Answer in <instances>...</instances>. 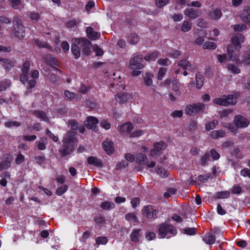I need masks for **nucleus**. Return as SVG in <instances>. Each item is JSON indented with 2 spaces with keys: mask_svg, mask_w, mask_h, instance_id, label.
Returning a JSON list of instances; mask_svg holds the SVG:
<instances>
[{
  "mask_svg": "<svg viewBox=\"0 0 250 250\" xmlns=\"http://www.w3.org/2000/svg\"><path fill=\"white\" fill-rule=\"evenodd\" d=\"M142 211L144 216L148 219H156L157 218V213L158 211L154 209L151 205L144 207Z\"/></svg>",
  "mask_w": 250,
  "mask_h": 250,
  "instance_id": "nucleus-11",
  "label": "nucleus"
},
{
  "mask_svg": "<svg viewBox=\"0 0 250 250\" xmlns=\"http://www.w3.org/2000/svg\"><path fill=\"white\" fill-rule=\"evenodd\" d=\"M196 24L198 26L202 27V28H206L208 26V23L204 20L199 19L196 21Z\"/></svg>",
  "mask_w": 250,
  "mask_h": 250,
  "instance_id": "nucleus-63",
  "label": "nucleus"
},
{
  "mask_svg": "<svg viewBox=\"0 0 250 250\" xmlns=\"http://www.w3.org/2000/svg\"><path fill=\"white\" fill-rule=\"evenodd\" d=\"M218 123V121L216 120H213L211 122H208L205 125L206 130L209 131L214 129Z\"/></svg>",
  "mask_w": 250,
  "mask_h": 250,
  "instance_id": "nucleus-43",
  "label": "nucleus"
},
{
  "mask_svg": "<svg viewBox=\"0 0 250 250\" xmlns=\"http://www.w3.org/2000/svg\"><path fill=\"white\" fill-rule=\"evenodd\" d=\"M33 115L36 117L40 119L41 120L44 121L45 122L48 121V118H47L45 113L42 111L37 110L33 112Z\"/></svg>",
  "mask_w": 250,
  "mask_h": 250,
  "instance_id": "nucleus-29",
  "label": "nucleus"
},
{
  "mask_svg": "<svg viewBox=\"0 0 250 250\" xmlns=\"http://www.w3.org/2000/svg\"><path fill=\"white\" fill-rule=\"evenodd\" d=\"M247 26L245 24H236L233 26V29L235 31H242L246 29Z\"/></svg>",
  "mask_w": 250,
  "mask_h": 250,
  "instance_id": "nucleus-59",
  "label": "nucleus"
},
{
  "mask_svg": "<svg viewBox=\"0 0 250 250\" xmlns=\"http://www.w3.org/2000/svg\"><path fill=\"white\" fill-rule=\"evenodd\" d=\"M230 195L229 191L225 190L222 191L217 192L215 194V198L216 199H225L228 198Z\"/></svg>",
  "mask_w": 250,
  "mask_h": 250,
  "instance_id": "nucleus-32",
  "label": "nucleus"
},
{
  "mask_svg": "<svg viewBox=\"0 0 250 250\" xmlns=\"http://www.w3.org/2000/svg\"><path fill=\"white\" fill-rule=\"evenodd\" d=\"M213 103L218 105L227 106L230 104H235L237 100L233 95H225L221 97L214 99Z\"/></svg>",
  "mask_w": 250,
  "mask_h": 250,
  "instance_id": "nucleus-4",
  "label": "nucleus"
},
{
  "mask_svg": "<svg viewBox=\"0 0 250 250\" xmlns=\"http://www.w3.org/2000/svg\"><path fill=\"white\" fill-rule=\"evenodd\" d=\"M128 163L125 161H122L116 165V169L120 170L125 168L128 166Z\"/></svg>",
  "mask_w": 250,
  "mask_h": 250,
  "instance_id": "nucleus-58",
  "label": "nucleus"
},
{
  "mask_svg": "<svg viewBox=\"0 0 250 250\" xmlns=\"http://www.w3.org/2000/svg\"><path fill=\"white\" fill-rule=\"evenodd\" d=\"M210 160V156L209 152H206L201 156L200 164L202 167H205L208 165V162Z\"/></svg>",
  "mask_w": 250,
  "mask_h": 250,
  "instance_id": "nucleus-28",
  "label": "nucleus"
},
{
  "mask_svg": "<svg viewBox=\"0 0 250 250\" xmlns=\"http://www.w3.org/2000/svg\"><path fill=\"white\" fill-rule=\"evenodd\" d=\"M0 162V171L9 169L11 166L13 160L12 155L10 153H6L2 156Z\"/></svg>",
  "mask_w": 250,
  "mask_h": 250,
  "instance_id": "nucleus-7",
  "label": "nucleus"
},
{
  "mask_svg": "<svg viewBox=\"0 0 250 250\" xmlns=\"http://www.w3.org/2000/svg\"><path fill=\"white\" fill-rule=\"evenodd\" d=\"M28 16L30 20L34 22L37 21L40 19V14L38 13L30 12Z\"/></svg>",
  "mask_w": 250,
  "mask_h": 250,
  "instance_id": "nucleus-53",
  "label": "nucleus"
},
{
  "mask_svg": "<svg viewBox=\"0 0 250 250\" xmlns=\"http://www.w3.org/2000/svg\"><path fill=\"white\" fill-rule=\"evenodd\" d=\"M233 47L229 45L227 48V53L231 61L236 62V64L238 65H240L241 63L250 64V48H248L247 50L245 51L243 60H240L238 55H233Z\"/></svg>",
  "mask_w": 250,
  "mask_h": 250,
  "instance_id": "nucleus-3",
  "label": "nucleus"
},
{
  "mask_svg": "<svg viewBox=\"0 0 250 250\" xmlns=\"http://www.w3.org/2000/svg\"><path fill=\"white\" fill-rule=\"evenodd\" d=\"M209 153L213 160H218L220 157L219 153L215 149H211Z\"/></svg>",
  "mask_w": 250,
  "mask_h": 250,
  "instance_id": "nucleus-51",
  "label": "nucleus"
},
{
  "mask_svg": "<svg viewBox=\"0 0 250 250\" xmlns=\"http://www.w3.org/2000/svg\"><path fill=\"white\" fill-rule=\"evenodd\" d=\"M167 146V145L165 142H156L154 145V148L150 150V154L154 157L159 156L162 154L161 150L165 149Z\"/></svg>",
  "mask_w": 250,
  "mask_h": 250,
  "instance_id": "nucleus-9",
  "label": "nucleus"
},
{
  "mask_svg": "<svg viewBox=\"0 0 250 250\" xmlns=\"http://www.w3.org/2000/svg\"><path fill=\"white\" fill-rule=\"evenodd\" d=\"M14 32L15 35L20 39L25 37L24 27L21 24V20L18 17H15L13 19Z\"/></svg>",
  "mask_w": 250,
  "mask_h": 250,
  "instance_id": "nucleus-5",
  "label": "nucleus"
},
{
  "mask_svg": "<svg viewBox=\"0 0 250 250\" xmlns=\"http://www.w3.org/2000/svg\"><path fill=\"white\" fill-rule=\"evenodd\" d=\"M143 59L142 57L139 55L134 56L130 60V66L132 69L140 70L144 67V65L142 64Z\"/></svg>",
  "mask_w": 250,
  "mask_h": 250,
  "instance_id": "nucleus-10",
  "label": "nucleus"
},
{
  "mask_svg": "<svg viewBox=\"0 0 250 250\" xmlns=\"http://www.w3.org/2000/svg\"><path fill=\"white\" fill-rule=\"evenodd\" d=\"M72 130H77L78 129L80 125L75 120H71L69 122Z\"/></svg>",
  "mask_w": 250,
  "mask_h": 250,
  "instance_id": "nucleus-62",
  "label": "nucleus"
},
{
  "mask_svg": "<svg viewBox=\"0 0 250 250\" xmlns=\"http://www.w3.org/2000/svg\"><path fill=\"white\" fill-rule=\"evenodd\" d=\"M182 232L188 235H193L197 233V229L196 228H186Z\"/></svg>",
  "mask_w": 250,
  "mask_h": 250,
  "instance_id": "nucleus-39",
  "label": "nucleus"
},
{
  "mask_svg": "<svg viewBox=\"0 0 250 250\" xmlns=\"http://www.w3.org/2000/svg\"><path fill=\"white\" fill-rule=\"evenodd\" d=\"M24 156L21 154V153H19L16 158L15 163L18 165H20L22 164L24 162Z\"/></svg>",
  "mask_w": 250,
  "mask_h": 250,
  "instance_id": "nucleus-57",
  "label": "nucleus"
},
{
  "mask_svg": "<svg viewBox=\"0 0 250 250\" xmlns=\"http://www.w3.org/2000/svg\"><path fill=\"white\" fill-rule=\"evenodd\" d=\"M228 69L232 73L235 74H238L240 72V70L238 68L237 66L234 64H229L228 66Z\"/></svg>",
  "mask_w": 250,
  "mask_h": 250,
  "instance_id": "nucleus-54",
  "label": "nucleus"
},
{
  "mask_svg": "<svg viewBox=\"0 0 250 250\" xmlns=\"http://www.w3.org/2000/svg\"><path fill=\"white\" fill-rule=\"evenodd\" d=\"M35 43L39 47L46 48L50 50L52 49V47L48 45L46 42H42L39 40H35Z\"/></svg>",
  "mask_w": 250,
  "mask_h": 250,
  "instance_id": "nucleus-46",
  "label": "nucleus"
},
{
  "mask_svg": "<svg viewBox=\"0 0 250 250\" xmlns=\"http://www.w3.org/2000/svg\"><path fill=\"white\" fill-rule=\"evenodd\" d=\"M75 142H63V148L59 151L62 157L70 155L75 149Z\"/></svg>",
  "mask_w": 250,
  "mask_h": 250,
  "instance_id": "nucleus-8",
  "label": "nucleus"
},
{
  "mask_svg": "<svg viewBox=\"0 0 250 250\" xmlns=\"http://www.w3.org/2000/svg\"><path fill=\"white\" fill-rule=\"evenodd\" d=\"M226 132L222 130H213L210 133V136L213 139H217L225 136Z\"/></svg>",
  "mask_w": 250,
  "mask_h": 250,
  "instance_id": "nucleus-27",
  "label": "nucleus"
},
{
  "mask_svg": "<svg viewBox=\"0 0 250 250\" xmlns=\"http://www.w3.org/2000/svg\"><path fill=\"white\" fill-rule=\"evenodd\" d=\"M34 159L36 163L42 166L45 160L44 154L42 152H37L35 154Z\"/></svg>",
  "mask_w": 250,
  "mask_h": 250,
  "instance_id": "nucleus-26",
  "label": "nucleus"
},
{
  "mask_svg": "<svg viewBox=\"0 0 250 250\" xmlns=\"http://www.w3.org/2000/svg\"><path fill=\"white\" fill-rule=\"evenodd\" d=\"M125 219L130 222H136L137 217L136 215L132 213H128L125 216Z\"/></svg>",
  "mask_w": 250,
  "mask_h": 250,
  "instance_id": "nucleus-50",
  "label": "nucleus"
},
{
  "mask_svg": "<svg viewBox=\"0 0 250 250\" xmlns=\"http://www.w3.org/2000/svg\"><path fill=\"white\" fill-rule=\"evenodd\" d=\"M184 14L188 17L195 19L200 16L199 11L192 8H186L184 11Z\"/></svg>",
  "mask_w": 250,
  "mask_h": 250,
  "instance_id": "nucleus-19",
  "label": "nucleus"
},
{
  "mask_svg": "<svg viewBox=\"0 0 250 250\" xmlns=\"http://www.w3.org/2000/svg\"><path fill=\"white\" fill-rule=\"evenodd\" d=\"M29 69V62L28 61H25L23 64L21 69L22 73L20 75V80L23 84H25V82H27Z\"/></svg>",
  "mask_w": 250,
  "mask_h": 250,
  "instance_id": "nucleus-14",
  "label": "nucleus"
},
{
  "mask_svg": "<svg viewBox=\"0 0 250 250\" xmlns=\"http://www.w3.org/2000/svg\"><path fill=\"white\" fill-rule=\"evenodd\" d=\"M131 99V96L127 93L117 94L115 96L116 101L119 104H124Z\"/></svg>",
  "mask_w": 250,
  "mask_h": 250,
  "instance_id": "nucleus-22",
  "label": "nucleus"
},
{
  "mask_svg": "<svg viewBox=\"0 0 250 250\" xmlns=\"http://www.w3.org/2000/svg\"><path fill=\"white\" fill-rule=\"evenodd\" d=\"M245 37L241 34H235L231 38V42L234 46L235 50H239L241 48V44L244 42Z\"/></svg>",
  "mask_w": 250,
  "mask_h": 250,
  "instance_id": "nucleus-12",
  "label": "nucleus"
},
{
  "mask_svg": "<svg viewBox=\"0 0 250 250\" xmlns=\"http://www.w3.org/2000/svg\"><path fill=\"white\" fill-rule=\"evenodd\" d=\"M178 65L183 69H186L188 67H191V64L187 60H182L178 62Z\"/></svg>",
  "mask_w": 250,
  "mask_h": 250,
  "instance_id": "nucleus-42",
  "label": "nucleus"
},
{
  "mask_svg": "<svg viewBox=\"0 0 250 250\" xmlns=\"http://www.w3.org/2000/svg\"><path fill=\"white\" fill-rule=\"evenodd\" d=\"M169 0H155V5L157 7L163 8L169 3Z\"/></svg>",
  "mask_w": 250,
  "mask_h": 250,
  "instance_id": "nucleus-49",
  "label": "nucleus"
},
{
  "mask_svg": "<svg viewBox=\"0 0 250 250\" xmlns=\"http://www.w3.org/2000/svg\"><path fill=\"white\" fill-rule=\"evenodd\" d=\"M180 55V52L177 50H172L168 53V56L173 58H178Z\"/></svg>",
  "mask_w": 250,
  "mask_h": 250,
  "instance_id": "nucleus-60",
  "label": "nucleus"
},
{
  "mask_svg": "<svg viewBox=\"0 0 250 250\" xmlns=\"http://www.w3.org/2000/svg\"><path fill=\"white\" fill-rule=\"evenodd\" d=\"M133 128V125L130 122L121 125L119 127V130L123 134H128L131 133Z\"/></svg>",
  "mask_w": 250,
  "mask_h": 250,
  "instance_id": "nucleus-17",
  "label": "nucleus"
},
{
  "mask_svg": "<svg viewBox=\"0 0 250 250\" xmlns=\"http://www.w3.org/2000/svg\"><path fill=\"white\" fill-rule=\"evenodd\" d=\"M100 207L104 210H110L115 208V205L111 202L105 201L101 203Z\"/></svg>",
  "mask_w": 250,
  "mask_h": 250,
  "instance_id": "nucleus-33",
  "label": "nucleus"
},
{
  "mask_svg": "<svg viewBox=\"0 0 250 250\" xmlns=\"http://www.w3.org/2000/svg\"><path fill=\"white\" fill-rule=\"evenodd\" d=\"M206 105L201 103L192 104L187 106L186 113L190 116H195L205 110Z\"/></svg>",
  "mask_w": 250,
  "mask_h": 250,
  "instance_id": "nucleus-6",
  "label": "nucleus"
},
{
  "mask_svg": "<svg viewBox=\"0 0 250 250\" xmlns=\"http://www.w3.org/2000/svg\"><path fill=\"white\" fill-rule=\"evenodd\" d=\"M234 123L237 127L243 128L247 127L250 123L247 118L240 115H237L234 118Z\"/></svg>",
  "mask_w": 250,
  "mask_h": 250,
  "instance_id": "nucleus-15",
  "label": "nucleus"
},
{
  "mask_svg": "<svg viewBox=\"0 0 250 250\" xmlns=\"http://www.w3.org/2000/svg\"><path fill=\"white\" fill-rule=\"evenodd\" d=\"M192 27V24L188 21H184L181 25V30L183 32H187L190 30Z\"/></svg>",
  "mask_w": 250,
  "mask_h": 250,
  "instance_id": "nucleus-31",
  "label": "nucleus"
},
{
  "mask_svg": "<svg viewBox=\"0 0 250 250\" xmlns=\"http://www.w3.org/2000/svg\"><path fill=\"white\" fill-rule=\"evenodd\" d=\"M158 232L162 238H170L177 234V230L173 225L168 222H165L158 226Z\"/></svg>",
  "mask_w": 250,
  "mask_h": 250,
  "instance_id": "nucleus-2",
  "label": "nucleus"
},
{
  "mask_svg": "<svg viewBox=\"0 0 250 250\" xmlns=\"http://www.w3.org/2000/svg\"><path fill=\"white\" fill-rule=\"evenodd\" d=\"M44 60L49 65L53 66L57 64L58 60L51 55H46L44 57Z\"/></svg>",
  "mask_w": 250,
  "mask_h": 250,
  "instance_id": "nucleus-37",
  "label": "nucleus"
},
{
  "mask_svg": "<svg viewBox=\"0 0 250 250\" xmlns=\"http://www.w3.org/2000/svg\"><path fill=\"white\" fill-rule=\"evenodd\" d=\"M142 236V229H133L130 235L131 241L134 243H139L141 240Z\"/></svg>",
  "mask_w": 250,
  "mask_h": 250,
  "instance_id": "nucleus-16",
  "label": "nucleus"
},
{
  "mask_svg": "<svg viewBox=\"0 0 250 250\" xmlns=\"http://www.w3.org/2000/svg\"><path fill=\"white\" fill-rule=\"evenodd\" d=\"M95 241L98 245H105L108 242V239L105 236H99L96 238Z\"/></svg>",
  "mask_w": 250,
  "mask_h": 250,
  "instance_id": "nucleus-44",
  "label": "nucleus"
},
{
  "mask_svg": "<svg viewBox=\"0 0 250 250\" xmlns=\"http://www.w3.org/2000/svg\"><path fill=\"white\" fill-rule=\"evenodd\" d=\"M209 178V175L208 174H201L198 176V180L202 183L207 182Z\"/></svg>",
  "mask_w": 250,
  "mask_h": 250,
  "instance_id": "nucleus-61",
  "label": "nucleus"
},
{
  "mask_svg": "<svg viewBox=\"0 0 250 250\" xmlns=\"http://www.w3.org/2000/svg\"><path fill=\"white\" fill-rule=\"evenodd\" d=\"M102 146L108 155H111L115 151L113 142H103Z\"/></svg>",
  "mask_w": 250,
  "mask_h": 250,
  "instance_id": "nucleus-18",
  "label": "nucleus"
},
{
  "mask_svg": "<svg viewBox=\"0 0 250 250\" xmlns=\"http://www.w3.org/2000/svg\"><path fill=\"white\" fill-rule=\"evenodd\" d=\"M242 191L241 187L237 185H234L231 188L232 193L235 194H240L242 193Z\"/></svg>",
  "mask_w": 250,
  "mask_h": 250,
  "instance_id": "nucleus-55",
  "label": "nucleus"
},
{
  "mask_svg": "<svg viewBox=\"0 0 250 250\" xmlns=\"http://www.w3.org/2000/svg\"><path fill=\"white\" fill-rule=\"evenodd\" d=\"M21 125V123L16 121L9 120L4 123V125L6 127L11 128L13 127H19Z\"/></svg>",
  "mask_w": 250,
  "mask_h": 250,
  "instance_id": "nucleus-38",
  "label": "nucleus"
},
{
  "mask_svg": "<svg viewBox=\"0 0 250 250\" xmlns=\"http://www.w3.org/2000/svg\"><path fill=\"white\" fill-rule=\"evenodd\" d=\"M93 220L98 225H102L105 223V219L104 217L101 214L95 216Z\"/></svg>",
  "mask_w": 250,
  "mask_h": 250,
  "instance_id": "nucleus-40",
  "label": "nucleus"
},
{
  "mask_svg": "<svg viewBox=\"0 0 250 250\" xmlns=\"http://www.w3.org/2000/svg\"><path fill=\"white\" fill-rule=\"evenodd\" d=\"M203 241L208 245H212L215 242V237L211 232H207L203 237Z\"/></svg>",
  "mask_w": 250,
  "mask_h": 250,
  "instance_id": "nucleus-23",
  "label": "nucleus"
},
{
  "mask_svg": "<svg viewBox=\"0 0 250 250\" xmlns=\"http://www.w3.org/2000/svg\"><path fill=\"white\" fill-rule=\"evenodd\" d=\"M0 62H3V66L6 71L10 70L14 66V62L7 59H1Z\"/></svg>",
  "mask_w": 250,
  "mask_h": 250,
  "instance_id": "nucleus-25",
  "label": "nucleus"
},
{
  "mask_svg": "<svg viewBox=\"0 0 250 250\" xmlns=\"http://www.w3.org/2000/svg\"><path fill=\"white\" fill-rule=\"evenodd\" d=\"M156 173L163 178H166L168 176V172L162 167H155Z\"/></svg>",
  "mask_w": 250,
  "mask_h": 250,
  "instance_id": "nucleus-35",
  "label": "nucleus"
},
{
  "mask_svg": "<svg viewBox=\"0 0 250 250\" xmlns=\"http://www.w3.org/2000/svg\"><path fill=\"white\" fill-rule=\"evenodd\" d=\"M11 4L12 7L15 9H18L20 8L21 3V0H8Z\"/></svg>",
  "mask_w": 250,
  "mask_h": 250,
  "instance_id": "nucleus-56",
  "label": "nucleus"
},
{
  "mask_svg": "<svg viewBox=\"0 0 250 250\" xmlns=\"http://www.w3.org/2000/svg\"><path fill=\"white\" fill-rule=\"evenodd\" d=\"M196 87L200 89L204 84V77L200 73H198L196 75Z\"/></svg>",
  "mask_w": 250,
  "mask_h": 250,
  "instance_id": "nucleus-30",
  "label": "nucleus"
},
{
  "mask_svg": "<svg viewBox=\"0 0 250 250\" xmlns=\"http://www.w3.org/2000/svg\"><path fill=\"white\" fill-rule=\"evenodd\" d=\"M139 37L135 33H132L130 35V43L134 45L136 44L139 41Z\"/></svg>",
  "mask_w": 250,
  "mask_h": 250,
  "instance_id": "nucleus-52",
  "label": "nucleus"
},
{
  "mask_svg": "<svg viewBox=\"0 0 250 250\" xmlns=\"http://www.w3.org/2000/svg\"><path fill=\"white\" fill-rule=\"evenodd\" d=\"M153 75L149 73H147L145 74L144 78V83L147 86H151L153 84L152 77Z\"/></svg>",
  "mask_w": 250,
  "mask_h": 250,
  "instance_id": "nucleus-34",
  "label": "nucleus"
},
{
  "mask_svg": "<svg viewBox=\"0 0 250 250\" xmlns=\"http://www.w3.org/2000/svg\"><path fill=\"white\" fill-rule=\"evenodd\" d=\"M137 163L140 165H146L148 163V160L146 154L139 153L136 155Z\"/></svg>",
  "mask_w": 250,
  "mask_h": 250,
  "instance_id": "nucleus-24",
  "label": "nucleus"
},
{
  "mask_svg": "<svg viewBox=\"0 0 250 250\" xmlns=\"http://www.w3.org/2000/svg\"><path fill=\"white\" fill-rule=\"evenodd\" d=\"M68 189V187L67 185H62V186L59 187L56 190V194L58 196H62L63 195Z\"/></svg>",
  "mask_w": 250,
  "mask_h": 250,
  "instance_id": "nucleus-41",
  "label": "nucleus"
},
{
  "mask_svg": "<svg viewBox=\"0 0 250 250\" xmlns=\"http://www.w3.org/2000/svg\"><path fill=\"white\" fill-rule=\"evenodd\" d=\"M159 56V53L158 52H154L151 54L146 56L144 59L147 61H155Z\"/></svg>",
  "mask_w": 250,
  "mask_h": 250,
  "instance_id": "nucleus-45",
  "label": "nucleus"
},
{
  "mask_svg": "<svg viewBox=\"0 0 250 250\" xmlns=\"http://www.w3.org/2000/svg\"><path fill=\"white\" fill-rule=\"evenodd\" d=\"M98 122L97 118L93 116H89L84 121V125L88 129L97 131Z\"/></svg>",
  "mask_w": 250,
  "mask_h": 250,
  "instance_id": "nucleus-13",
  "label": "nucleus"
},
{
  "mask_svg": "<svg viewBox=\"0 0 250 250\" xmlns=\"http://www.w3.org/2000/svg\"><path fill=\"white\" fill-rule=\"evenodd\" d=\"M222 12L221 10L216 9L210 13L211 19L213 20H218L222 16Z\"/></svg>",
  "mask_w": 250,
  "mask_h": 250,
  "instance_id": "nucleus-36",
  "label": "nucleus"
},
{
  "mask_svg": "<svg viewBox=\"0 0 250 250\" xmlns=\"http://www.w3.org/2000/svg\"><path fill=\"white\" fill-rule=\"evenodd\" d=\"M87 162L89 165H93L96 167H103V164L102 160L96 157H88L87 159Z\"/></svg>",
  "mask_w": 250,
  "mask_h": 250,
  "instance_id": "nucleus-20",
  "label": "nucleus"
},
{
  "mask_svg": "<svg viewBox=\"0 0 250 250\" xmlns=\"http://www.w3.org/2000/svg\"><path fill=\"white\" fill-rule=\"evenodd\" d=\"M203 48L204 49L214 50L216 48V45L213 42L207 41L204 43Z\"/></svg>",
  "mask_w": 250,
  "mask_h": 250,
  "instance_id": "nucleus-47",
  "label": "nucleus"
},
{
  "mask_svg": "<svg viewBox=\"0 0 250 250\" xmlns=\"http://www.w3.org/2000/svg\"><path fill=\"white\" fill-rule=\"evenodd\" d=\"M86 33L88 38L91 40H96L100 37V34L94 31L91 27H88L86 29Z\"/></svg>",
  "mask_w": 250,
  "mask_h": 250,
  "instance_id": "nucleus-21",
  "label": "nucleus"
},
{
  "mask_svg": "<svg viewBox=\"0 0 250 250\" xmlns=\"http://www.w3.org/2000/svg\"><path fill=\"white\" fill-rule=\"evenodd\" d=\"M146 131L145 130L142 129H138L131 132L130 134V137L132 138L139 137L144 135Z\"/></svg>",
  "mask_w": 250,
  "mask_h": 250,
  "instance_id": "nucleus-48",
  "label": "nucleus"
},
{
  "mask_svg": "<svg viewBox=\"0 0 250 250\" xmlns=\"http://www.w3.org/2000/svg\"><path fill=\"white\" fill-rule=\"evenodd\" d=\"M64 94L65 96L70 100H73L76 96V95L74 93L71 92L67 90L64 91Z\"/></svg>",
  "mask_w": 250,
  "mask_h": 250,
  "instance_id": "nucleus-64",
  "label": "nucleus"
},
{
  "mask_svg": "<svg viewBox=\"0 0 250 250\" xmlns=\"http://www.w3.org/2000/svg\"><path fill=\"white\" fill-rule=\"evenodd\" d=\"M71 52L74 58L77 59L80 58L81 52L85 55L90 54L92 47L91 42L85 38H73L71 40Z\"/></svg>",
  "mask_w": 250,
  "mask_h": 250,
  "instance_id": "nucleus-1",
  "label": "nucleus"
}]
</instances>
